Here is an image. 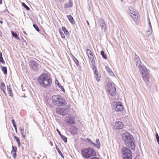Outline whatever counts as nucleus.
<instances>
[{"label": "nucleus", "mask_w": 159, "mask_h": 159, "mask_svg": "<svg viewBox=\"0 0 159 159\" xmlns=\"http://www.w3.org/2000/svg\"><path fill=\"white\" fill-rule=\"evenodd\" d=\"M3 23V22L2 21L0 20V23L1 24H2V23Z\"/></svg>", "instance_id": "nucleus-45"}, {"label": "nucleus", "mask_w": 159, "mask_h": 159, "mask_svg": "<svg viewBox=\"0 0 159 159\" xmlns=\"http://www.w3.org/2000/svg\"><path fill=\"white\" fill-rule=\"evenodd\" d=\"M20 131L23 138L25 139L27 134L28 135L29 134V132L28 130L26 129L25 130L23 127V128H20Z\"/></svg>", "instance_id": "nucleus-13"}, {"label": "nucleus", "mask_w": 159, "mask_h": 159, "mask_svg": "<svg viewBox=\"0 0 159 159\" xmlns=\"http://www.w3.org/2000/svg\"><path fill=\"white\" fill-rule=\"evenodd\" d=\"M106 89L108 93L111 96H114L116 94L115 85L114 84L109 83L107 84Z\"/></svg>", "instance_id": "nucleus-8"}, {"label": "nucleus", "mask_w": 159, "mask_h": 159, "mask_svg": "<svg viewBox=\"0 0 159 159\" xmlns=\"http://www.w3.org/2000/svg\"><path fill=\"white\" fill-rule=\"evenodd\" d=\"M61 139L65 143H66L67 142V138L65 136L61 135Z\"/></svg>", "instance_id": "nucleus-29"}, {"label": "nucleus", "mask_w": 159, "mask_h": 159, "mask_svg": "<svg viewBox=\"0 0 159 159\" xmlns=\"http://www.w3.org/2000/svg\"><path fill=\"white\" fill-rule=\"evenodd\" d=\"M67 17L71 23L72 24H75V22L74 20L73 17L71 15H67Z\"/></svg>", "instance_id": "nucleus-22"}, {"label": "nucleus", "mask_w": 159, "mask_h": 159, "mask_svg": "<svg viewBox=\"0 0 159 159\" xmlns=\"http://www.w3.org/2000/svg\"><path fill=\"white\" fill-rule=\"evenodd\" d=\"M101 54L102 56L105 59H107V56L106 54L105 53V52L103 51H102L101 52Z\"/></svg>", "instance_id": "nucleus-30"}, {"label": "nucleus", "mask_w": 159, "mask_h": 159, "mask_svg": "<svg viewBox=\"0 0 159 159\" xmlns=\"http://www.w3.org/2000/svg\"><path fill=\"white\" fill-rule=\"evenodd\" d=\"M39 84L43 88H48L50 87L52 83L51 77L48 74L43 73L37 79Z\"/></svg>", "instance_id": "nucleus-1"}, {"label": "nucleus", "mask_w": 159, "mask_h": 159, "mask_svg": "<svg viewBox=\"0 0 159 159\" xmlns=\"http://www.w3.org/2000/svg\"><path fill=\"white\" fill-rule=\"evenodd\" d=\"M2 3V0H0V4Z\"/></svg>", "instance_id": "nucleus-46"}, {"label": "nucleus", "mask_w": 159, "mask_h": 159, "mask_svg": "<svg viewBox=\"0 0 159 159\" xmlns=\"http://www.w3.org/2000/svg\"><path fill=\"white\" fill-rule=\"evenodd\" d=\"M114 110L116 111L121 112L124 110V106L122 103L120 102L115 103L114 105Z\"/></svg>", "instance_id": "nucleus-10"}, {"label": "nucleus", "mask_w": 159, "mask_h": 159, "mask_svg": "<svg viewBox=\"0 0 159 159\" xmlns=\"http://www.w3.org/2000/svg\"><path fill=\"white\" fill-rule=\"evenodd\" d=\"M96 142L97 144H95V145L93 146L95 147H96L98 149L100 148L101 146V144L99 139H96Z\"/></svg>", "instance_id": "nucleus-24"}, {"label": "nucleus", "mask_w": 159, "mask_h": 159, "mask_svg": "<svg viewBox=\"0 0 159 159\" xmlns=\"http://www.w3.org/2000/svg\"><path fill=\"white\" fill-rule=\"evenodd\" d=\"M14 137L15 139L16 140V142H17L18 146H19L20 145V142L19 138L18 137H16V136H14Z\"/></svg>", "instance_id": "nucleus-31"}, {"label": "nucleus", "mask_w": 159, "mask_h": 159, "mask_svg": "<svg viewBox=\"0 0 159 159\" xmlns=\"http://www.w3.org/2000/svg\"><path fill=\"white\" fill-rule=\"evenodd\" d=\"M56 148L57 151H58L59 154L61 155V156L63 157V155L61 152V151L60 150L57 145L56 146Z\"/></svg>", "instance_id": "nucleus-34"}, {"label": "nucleus", "mask_w": 159, "mask_h": 159, "mask_svg": "<svg viewBox=\"0 0 159 159\" xmlns=\"http://www.w3.org/2000/svg\"><path fill=\"white\" fill-rule=\"evenodd\" d=\"M77 128L74 126H72L70 129L71 134L73 135H76L77 133Z\"/></svg>", "instance_id": "nucleus-15"}, {"label": "nucleus", "mask_w": 159, "mask_h": 159, "mask_svg": "<svg viewBox=\"0 0 159 159\" xmlns=\"http://www.w3.org/2000/svg\"><path fill=\"white\" fill-rule=\"evenodd\" d=\"M52 100L54 104L58 106H63L67 104L65 100L59 95L53 96L52 97Z\"/></svg>", "instance_id": "nucleus-5"}, {"label": "nucleus", "mask_w": 159, "mask_h": 159, "mask_svg": "<svg viewBox=\"0 0 159 159\" xmlns=\"http://www.w3.org/2000/svg\"><path fill=\"white\" fill-rule=\"evenodd\" d=\"M141 62L140 59L139 58L136 61V65L139 67H140L141 66Z\"/></svg>", "instance_id": "nucleus-26"}, {"label": "nucleus", "mask_w": 159, "mask_h": 159, "mask_svg": "<svg viewBox=\"0 0 159 159\" xmlns=\"http://www.w3.org/2000/svg\"><path fill=\"white\" fill-rule=\"evenodd\" d=\"M7 88L8 93L9 96L11 97H12L13 96V92L11 88L10 87V85H7Z\"/></svg>", "instance_id": "nucleus-21"}, {"label": "nucleus", "mask_w": 159, "mask_h": 159, "mask_svg": "<svg viewBox=\"0 0 159 159\" xmlns=\"http://www.w3.org/2000/svg\"><path fill=\"white\" fill-rule=\"evenodd\" d=\"M81 154L84 158L87 159L97 155L94 149L91 147L83 148L81 150Z\"/></svg>", "instance_id": "nucleus-3"}, {"label": "nucleus", "mask_w": 159, "mask_h": 159, "mask_svg": "<svg viewBox=\"0 0 159 159\" xmlns=\"http://www.w3.org/2000/svg\"><path fill=\"white\" fill-rule=\"evenodd\" d=\"M24 32V33L26 35H27V34H26V32H25V31H24V32Z\"/></svg>", "instance_id": "nucleus-47"}, {"label": "nucleus", "mask_w": 159, "mask_h": 159, "mask_svg": "<svg viewBox=\"0 0 159 159\" xmlns=\"http://www.w3.org/2000/svg\"><path fill=\"white\" fill-rule=\"evenodd\" d=\"M139 70L144 81L145 82H149L150 75L146 67L144 66H141L139 67Z\"/></svg>", "instance_id": "nucleus-4"}, {"label": "nucleus", "mask_w": 159, "mask_h": 159, "mask_svg": "<svg viewBox=\"0 0 159 159\" xmlns=\"http://www.w3.org/2000/svg\"><path fill=\"white\" fill-rule=\"evenodd\" d=\"M22 5L23 7H24L27 10L29 11L30 10L29 7H28L25 3L22 2Z\"/></svg>", "instance_id": "nucleus-33"}, {"label": "nucleus", "mask_w": 159, "mask_h": 159, "mask_svg": "<svg viewBox=\"0 0 159 159\" xmlns=\"http://www.w3.org/2000/svg\"><path fill=\"white\" fill-rule=\"evenodd\" d=\"M62 30L64 31L65 34L66 35H69V33L68 31L66 29L65 27H62L61 28Z\"/></svg>", "instance_id": "nucleus-27"}, {"label": "nucleus", "mask_w": 159, "mask_h": 159, "mask_svg": "<svg viewBox=\"0 0 159 159\" xmlns=\"http://www.w3.org/2000/svg\"><path fill=\"white\" fill-rule=\"evenodd\" d=\"M33 26L37 31H38V32L39 31V30L36 25L34 24L33 25Z\"/></svg>", "instance_id": "nucleus-38"}, {"label": "nucleus", "mask_w": 159, "mask_h": 159, "mask_svg": "<svg viewBox=\"0 0 159 159\" xmlns=\"http://www.w3.org/2000/svg\"><path fill=\"white\" fill-rule=\"evenodd\" d=\"M90 159H100L97 157H93V158H90Z\"/></svg>", "instance_id": "nucleus-43"}, {"label": "nucleus", "mask_w": 159, "mask_h": 159, "mask_svg": "<svg viewBox=\"0 0 159 159\" xmlns=\"http://www.w3.org/2000/svg\"><path fill=\"white\" fill-rule=\"evenodd\" d=\"M94 72L95 74V76L96 79V80L98 81H99L100 80L101 75L99 73L98 71L97 70L96 68H95Z\"/></svg>", "instance_id": "nucleus-16"}, {"label": "nucleus", "mask_w": 159, "mask_h": 159, "mask_svg": "<svg viewBox=\"0 0 159 159\" xmlns=\"http://www.w3.org/2000/svg\"><path fill=\"white\" fill-rule=\"evenodd\" d=\"M50 144L51 145V146H53V143H52V142H51V141L50 142Z\"/></svg>", "instance_id": "nucleus-44"}, {"label": "nucleus", "mask_w": 159, "mask_h": 159, "mask_svg": "<svg viewBox=\"0 0 159 159\" xmlns=\"http://www.w3.org/2000/svg\"><path fill=\"white\" fill-rule=\"evenodd\" d=\"M56 111L57 113L61 115L65 116L69 112V110L66 107L63 108L59 107L56 108Z\"/></svg>", "instance_id": "nucleus-9"}, {"label": "nucleus", "mask_w": 159, "mask_h": 159, "mask_svg": "<svg viewBox=\"0 0 159 159\" xmlns=\"http://www.w3.org/2000/svg\"><path fill=\"white\" fill-rule=\"evenodd\" d=\"M1 34V31H0V34Z\"/></svg>", "instance_id": "nucleus-49"}, {"label": "nucleus", "mask_w": 159, "mask_h": 159, "mask_svg": "<svg viewBox=\"0 0 159 159\" xmlns=\"http://www.w3.org/2000/svg\"><path fill=\"white\" fill-rule=\"evenodd\" d=\"M123 159H132V152L128 148L123 147L121 148Z\"/></svg>", "instance_id": "nucleus-6"}, {"label": "nucleus", "mask_w": 159, "mask_h": 159, "mask_svg": "<svg viewBox=\"0 0 159 159\" xmlns=\"http://www.w3.org/2000/svg\"><path fill=\"white\" fill-rule=\"evenodd\" d=\"M130 16L134 21H137L140 16L138 11L135 10L132 7H129Z\"/></svg>", "instance_id": "nucleus-7"}, {"label": "nucleus", "mask_w": 159, "mask_h": 159, "mask_svg": "<svg viewBox=\"0 0 159 159\" xmlns=\"http://www.w3.org/2000/svg\"><path fill=\"white\" fill-rule=\"evenodd\" d=\"M156 136L158 143L159 144V137L157 133H156Z\"/></svg>", "instance_id": "nucleus-40"}, {"label": "nucleus", "mask_w": 159, "mask_h": 159, "mask_svg": "<svg viewBox=\"0 0 159 159\" xmlns=\"http://www.w3.org/2000/svg\"><path fill=\"white\" fill-rule=\"evenodd\" d=\"M0 62L3 64H5V63L2 57V54L1 52H0Z\"/></svg>", "instance_id": "nucleus-28"}, {"label": "nucleus", "mask_w": 159, "mask_h": 159, "mask_svg": "<svg viewBox=\"0 0 159 159\" xmlns=\"http://www.w3.org/2000/svg\"><path fill=\"white\" fill-rule=\"evenodd\" d=\"M87 22L88 25H89V22L88 21H87Z\"/></svg>", "instance_id": "nucleus-48"}, {"label": "nucleus", "mask_w": 159, "mask_h": 159, "mask_svg": "<svg viewBox=\"0 0 159 159\" xmlns=\"http://www.w3.org/2000/svg\"><path fill=\"white\" fill-rule=\"evenodd\" d=\"M123 123L120 121H116L114 124V127L115 129H122L124 127Z\"/></svg>", "instance_id": "nucleus-11"}, {"label": "nucleus", "mask_w": 159, "mask_h": 159, "mask_svg": "<svg viewBox=\"0 0 159 159\" xmlns=\"http://www.w3.org/2000/svg\"><path fill=\"white\" fill-rule=\"evenodd\" d=\"M72 6V3L71 2H70L66 4V7H70Z\"/></svg>", "instance_id": "nucleus-35"}, {"label": "nucleus", "mask_w": 159, "mask_h": 159, "mask_svg": "<svg viewBox=\"0 0 159 159\" xmlns=\"http://www.w3.org/2000/svg\"><path fill=\"white\" fill-rule=\"evenodd\" d=\"M12 150L11 152V154L14 159H15L16 156V151L17 150V148L14 146H12Z\"/></svg>", "instance_id": "nucleus-17"}, {"label": "nucleus", "mask_w": 159, "mask_h": 159, "mask_svg": "<svg viewBox=\"0 0 159 159\" xmlns=\"http://www.w3.org/2000/svg\"><path fill=\"white\" fill-rule=\"evenodd\" d=\"M86 53L89 60L92 61L93 59V56L91 51L88 49H87L86 50Z\"/></svg>", "instance_id": "nucleus-14"}, {"label": "nucleus", "mask_w": 159, "mask_h": 159, "mask_svg": "<svg viewBox=\"0 0 159 159\" xmlns=\"http://www.w3.org/2000/svg\"><path fill=\"white\" fill-rule=\"evenodd\" d=\"M122 138L125 145L130 149L134 150L135 149V144L134 143V139L131 135L128 132L124 133Z\"/></svg>", "instance_id": "nucleus-2"}, {"label": "nucleus", "mask_w": 159, "mask_h": 159, "mask_svg": "<svg viewBox=\"0 0 159 159\" xmlns=\"http://www.w3.org/2000/svg\"><path fill=\"white\" fill-rule=\"evenodd\" d=\"M0 88L1 90L3 91L5 95H7L5 92V86L4 83H1V84Z\"/></svg>", "instance_id": "nucleus-23"}, {"label": "nucleus", "mask_w": 159, "mask_h": 159, "mask_svg": "<svg viewBox=\"0 0 159 159\" xmlns=\"http://www.w3.org/2000/svg\"><path fill=\"white\" fill-rule=\"evenodd\" d=\"M57 84L58 86L61 89L63 88V87L59 83H58Z\"/></svg>", "instance_id": "nucleus-41"}, {"label": "nucleus", "mask_w": 159, "mask_h": 159, "mask_svg": "<svg viewBox=\"0 0 159 159\" xmlns=\"http://www.w3.org/2000/svg\"><path fill=\"white\" fill-rule=\"evenodd\" d=\"M38 63L34 61H31L29 62L30 67L34 70H37L38 69Z\"/></svg>", "instance_id": "nucleus-12"}, {"label": "nucleus", "mask_w": 159, "mask_h": 159, "mask_svg": "<svg viewBox=\"0 0 159 159\" xmlns=\"http://www.w3.org/2000/svg\"><path fill=\"white\" fill-rule=\"evenodd\" d=\"M12 34L13 36L15 37L17 39H19V38L17 34L16 33H14L13 31L12 32Z\"/></svg>", "instance_id": "nucleus-32"}, {"label": "nucleus", "mask_w": 159, "mask_h": 159, "mask_svg": "<svg viewBox=\"0 0 159 159\" xmlns=\"http://www.w3.org/2000/svg\"><path fill=\"white\" fill-rule=\"evenodd\" d=\"M99 24L102 30H105L106 28V25L104 20L102 19L99 20Z\"/></svg>", "instance_id": "nucleus-18"}, {"label": "nucleus", "mask_w": 159, "mask_h": 159, "mask_svg": "<svg viewBox=\"0 0 159 159\" xmlns=\"http://www.w3.org/2000/svg\"><path fill=\"white\" fill-rule=\"evenodd\" d=\"M57 132L58 133V134H59V135L61 136V135H62L61 134L60 132V131L58 129H57Z\"/></svg>", "instance_id": "nucleus-42"}, {"label": "nucleus", "mask_w": 159, "mask_h": 159, "mask_svg": "<svg viewBox=\"0 0 159 159\" xmlns=\"http://www.w3.org/2000/svg\"><path fill=\"white\" fill-rule=\"evenodd\" d=\"M106 69L107 70V72L109 74V75L111 76H115V75L114 73L113 72L112 70L109 68V67L106 66Z\"/></svg>", "instance_id": "nucleus-20"}, {"label": "nucleus", "mask_w": 159, "mask_h": 159, "mask_svg": "<svg viewBox=\"0 0 159 159\" xmlns=\"http://www.w3.org/2000/svg\"><path fill=\"white\" fill-rule=\"evenodd\" d=\"M66 122L71 124H75V123L74 118L72 116L69 117V120L66 121Z\"/></svg>", "instance_id": "nucleus-19"}, {"label": "nucleus", "mask_w": 159, "mask_h": 159, "mask_svg": "<svg viewBox=\"0 0 159 159\" xmlns=\"http://www.w3.org/2000/svg\"><path fill=\"white\" fill-rule=\"evenodd\" d=\"M87 140L93 145H95V143H93L91 140L90 139L87 138Z\"/></svg>", "instance_id": "nucleus-37"}, {"label": "nucleus", "mask_w": 159, "mask_h": 159, "mask_svg": "<svg viewBox=\"0 0 159 159\" xmlns=\"http://www.w3.org/2000/svg\"><path fill=\"white\" fill-rule=\"evenodd\" d=\"M12 123L13 124V126L15 129L16 130V125L15 124V121L14 119H12L11 120Z\"/></svg>", "instance_id": "nucleus-36"}, {"label": "nucleus", "mask_w": 159, "mask_h": 159, "mask_svg": "<svg viewBox=\"0 0 159 159\" xmlns=\"http://www.w3.org/2000/svg\"><path fill=\"white\" fill-rule=\"evenodd\" d=\"M1 68L2 71L5 75H6L7 74V69L6 67L2 66Z\"/></svg>", "instance_id": "nucleus-25"}, {"label": "nucleus", "mask_w": 159, "mask_h": 159, "mask_svg": "<svg viewBox=\"0 0 159 159\" xmlns=\"http://www.w3.org/2000/svg\"><path fill=\"white\" fill-rule=\"evenodd\" d=\"M74 60L77 66L79 65V61L75 57H74Z\"/></svg>", "instance_id": "nucleus-39"}]
</instances>
